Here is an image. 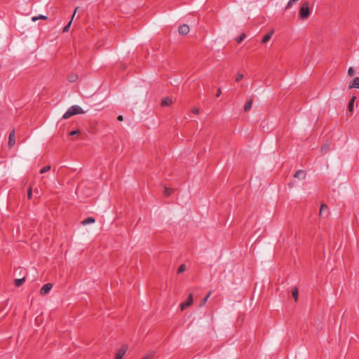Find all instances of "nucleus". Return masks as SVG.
<instances>
[{
	"mask_svg": "<svg viewBox=\"0 0 359 359\" xmlns=\"http://www.w3.org/2000/svg\"><path fill=\"white\" fill-rule=\"evenodd\" d=\"M172 192V190L170 188H168V187H165V189H164V191H163V194L165 196H170L171 195Z\"/></svg>",
	"mask_w": 359,
	"mask_h": 359,
	"instance_id": "aec40b11",
	"label": "nucleus"
},
{
	"mask_svg": "<svg viewBox=\"0 0 359 359\" xmlns=\"http://www.w3.org/2000/svg\"><path fill=\"white\" fill-rule=\"evenodd\" d=\"M292 295L293 298L294 299V301L297 302V299H298V289H297V287H295L292 290Z\"/></svg>",
	"mask_w": 359,
	"mask_h": 359,
	"instance_id": "dca6fc26",
	"label": "nucleus"
},
{
	"mask_svg": "<svg viewBox=\"0 0 359 359\" xmlns=\"http://www.w3.org/2000/svg\"><path fill=\"white\" fill-rule=\"evenodd\" d=\"M95 219L93 217H88L81 222L83 225H87L95 222Z\"/></svg>",
	"mask_w": 359,
	"mask_h": 359,
	"instance_id": "4468645a",
	"label": "nucleus"
},
{
	"mask_svg": "<svg viewBox=\"0 0 359 359\" xmlns=\"http://www.w3.org/2000/svg\"><path fill=\"white\" fill-rule=\"evenodd\" d=\"M48 18L46 15H39V16H34L32 18L33 22H36L38 20H47Z\"/></svg>",
	"mask_w": 359,
	"mask_h": 359,
	"instance_id": "f3484780",
	"label": "nucleus"
},
{
	"mask_svg": "<svg viewBox=\"0 0 359 359\" xmlns=\"http://www.w3.org/2000/svg\"><path fill=\"white\" fill-rule=\"evenodd\" d=\"M349 88H359V77H355L348 85Z\"/></svg>",
	"mask_w": 359,
	"mask_h": 359,
	"instance_id": "1a4fd4ad",
	"label": "nucleus"
},
{
	"mask_svg": "<svg viewBox=\"0 0 359 359\" xmlns=\"http://www.w3.org/2000/svg\"><path fill=\"white\" fill-rule=\"evenodd\" d=\"M178 32L180 34L186 35L189 32V27L186 24L182 25L179 27Z\"/></svg>",
	"mask_w": 359,
	"mask_h": 359,
	"instance_id": "0eeeda50",
	"label": "nucleus"
},
{
	"mask_svg": "<svg viewBox=\"0 0 359 359\" xmlns=\"http://www.w3.org/2000/svg\"><path fill=\"white\" fill-rule=\"evenodd\" d=\"M128 349L126 344H123L116 353L115 359H122Z\"/></svg>",
	"mask_w": 359,
	"mask_h": 359,
	"instance_id": "7ed1b4c3",
	"label": "nucleus"
},
{
	"mask_svg": "<svg viewBox=\"0 0 359 359\" xmlns=\"http://www.w3.org/2000/svg\"><path fill=\"white\" fill-rule=\"evenodd\" d=\"M252 104V100L251 99L245 103V107H244L245 111H249L251 109Z\"/></svg>",
	"mask_w": 359,
	"mask_h": 359,
	"instance_id": "a211bd4d",
	"label": "nucleus"
},
{
	"mask_svg": "<svg viewBox=\"0 0 359 359\" xmlns=\"http://www.w3.org/2000/svg\"><path fill=\"white\" fill-rule=\"evenodd\" d=\"M79 134H80V131L79 130H72L69 133V135L71 136L79 135Z\"/></svg>",
	"mask_w": 359,
	"mask_h": 359,
	"instance_id": "c85d7f7f",
	"label": "nucleus"
},
{
	"mask_svg": "<svg viewBox=\"0 0 359 359\" xmlns=\"http://www.w3.org/2000/svg\"><path fill=\"white\" fill-rule=\"evenodd\" d=\"M297 1L298 0H290L287 4L286 8L287 9V8H290L292 6V4Z\"/></svg>",
	"mask_w": 359,
	"mask_h": 359,
	"instance_id": "bb28decb",
	"label": "nucleus"
},
{
	"mask_svg": "<svg viewBox=\"0 0 359 359\" xmlns=\"http://www.w3.org/2000/svg\"><path fill=\"white\" fill-rule=\"evenodd\" d=\"M77 10H78V8H75V11H74V14H73L72 18H74V15H75V14H76V12L77 11ZM72 19H73V18H72Z\"/></svg>",
	"mask_w": 359,
	"mask_h": 359,
	"instance_id": "c9c22d12",
	"label": "nucleus"
},
{
	"mask_svg": "<svg viewBox=\"0 0 359 359\" xmlns=\"http://www.w3.org/2000/svg\"><path fill=\"white\" fill-rule=\"evenodd\" d=\"M329 150V145L328 144H324L322 148H321V151L323 153H326Z\"/></svg>",
	"mask_w": 359,
	"mask_h": 359,
	"instance_id": "393cba45",
	"label": "nucleus"
},
{
	"mask_svg": "<svg viewBox=\"0 0 359 359\" xmlns=\"http://www.w3.org/2000/svg\"><path fill=\"white\" fill-rule=\"evenodd\" d=\"M310 13L309 3L308 1L303 2L299 10L300 18L302 20H305L309 18Z\"/></svg>",
	"mask_w": 359,
	"mask_h": 359,
	"instance_id": "f03ea898",
	"label": "nucleus"
},
{
	"mask_svg": "<svg viewBox=\"0 0 359 359\" xmlns=\"http://www.w3.org/2000/svg\"><path fill=\"white\" fill-rule=\"evenodd\" d=\"M15 144V130H13L8 136V146L9 148H11Z\"/></svg>",
	"mask_w": 359,
	"mask_h": 359,
	"instance_id": "423d86ee",
	"label": "nucleus"
},
{
	"mask_svg": "<svg viewBox=\"0 0 359 359\" xmlns=\"http://www.w3.org/2000/svg\"><path fill=\"white\" fill-rule=\"evenodd\" d=\"M53 287V284L52 283H46L45 284L40 290V294L41 295H45L46 294H48L50 290L52 289Z\"/></svg>",
	"mask_w": 359,
	"mask_h": 359,
	"instance_id": "39448f33",
	"label": "nucleus"
},
{
	"mask_svg": "<svg viewBox=\"0 0 359 359\" xmlns=\"http://www.w3.org/2000/svg\"><path fill=\"white\" fill-rule=\"evenodd\" d=\"M243 76H243V74L238 73V74H237L236 78V81L237 82L240 81L241 79H243Z\"/></svg>",
	"mask_w": 359,
	"mask_h": 359,
	"instance_id": "7c9ffc66",
	"label": "nucleus"
},
{
	"mask_svg": "<svg viewBox=\"0 0 359 359\" xmlns=\"http://www.w3.org/2000/svg\"><path fill=\"white\" fill-rule=\"evenodd\" d=\"M210 294H211V292H209L206 294V296L204 297V299L201 302L200 306H203L205 304V303L208 301V298L210 297Z\"/></svg>",
	"mask_w": 359,
	"mask_h": 359,
	"instance_id": "6ab92c4d",
	"label": "nucleus"
},
{
	"mask_svg": "<svg viewBox=\"0 0 359 359\" xmlns=\"http://www.w3.org/2000/svg\"><path fill=\"white\" fill-rule=\"evenodd\" d=\"M327 206L325 204H322L320 209V215H322L324 212L327 210Z\"/></svg>",
	"mask_w": 359,
	"mask_h": 359,
	"instance_id": "4be33fe9",
	"label": "nucleus"
},
{
	"mask_svg": "<svg viewBox=\"0 0 359 359\" xmlns=\"http://www.w3.org/2000/svg\"><path fill=\"white\" fill-rule=\"evenodd\" d=\"M356 99V97L355 96H353L351 100L350 101L348 102V109L350 112H352L353 110V104H354V102Z\"/></svg>",
	"mask_w": 359,
	"mask_h": 359,
	"instance_id": "9d476101",
	"label": "nucleus"
},
{
	"mask_svg": "<svg viewBox=\"0 0 359 359\" xmlns=\"http://www.w3.org/2000/svg\"><path fill=\"white\" fill-rule=\"evenodd\" d=\"M32 187H30L29 189H28V191H27V198L29 199H31L32 198Z\"/></svg>",
	"mask_w": 359,
	"mask_h": 359,
	"instance_id": "c756f323",
	"label": "nucleus"
},
{
	"mask_svg": "<svg viewBox=\"0 0 359 359\" xmlns=\"http://www.w3.org/2000/svg\"><path fill=\"white\" fill-rule=\"evenodd\" d=\"M117 119L118 121H122L123 120V117L122 115H119L118 117H117Z\"/></svg>",
	"mask_w": 359,
	"mask_h": 359,
	"instance_id": "f704fd0d",
	"label": "nucleus"
},
{
	"mask_svg": "<svg viewBox=\"0 0 359 359\" xmlns=\"http://www.w3.org/2000/svg\"><path fill=\"white\" fill-rule=\"evenodd\" d=\"M193 304V294H189L187 300L180 304L181 310H184L187 307L190 306Z\"/></svg>",
	"mask_w": 359,
	"mask_h": 359,
	"instance_id": "20e7f679",
	"label": "nucleus"
},
{
	"mask_svg": "<svg viewBox=\"0 0 359 359\" xmlns=\"http://www.w3.org/2000/svg\"><path fill=\"white\" fill-rule=\"evenodd\" d=\"M50 170V165H46V166H45V167H43V168L41 169L40 172L41 173H45V172H48Z\"/></svg>",
	"mask_w": 359,
	"mask_h": 359,
	"instance_id": "b1692460",
	"label": "nucleus"
},
{
	"mask_svg": "<svg viewBox=\"0 0 359 359\" xmlns=\"http://www.w3.org/2000/svg\"><path fill=\"white\" fill-rule=\"evenodd\" d=\"M67 79L69 82L73 83L75 82L78 79V76L75 74H69Z\"/></svg>",
	"mask_w": 359,
	"mask_h": 359,
	"instance_id": "2eb2a0df",
	"label": "nucleus"
},
{
	"mask_svg": "<svg viewBox=\"0 0 359 359\" xmlns=\"http://www.w3.org/2000/svg\"><path fill=\"white\" fill-rule=\"evenodd\" d=\"M25 282V277L14 280V283L16 287H20Z\"/></svg>",
	"mask_w": 359,
	"mask_h": 359,
	"instance_id": "ddd939ff",
	"label": "nucleus"
},
{
	"mask_svg": "<svg viewBox=\"0 0 359 359\" xmlns=\"http://www.w3.org/2000/svg\"><path fill=\"white\" fill-rule=\"evenodd\" d=\"M142 359H153V355H147L144 357Z\"/></svg>",
	"mask_w": 359,
	"mask_h": 359,
	"instance_id": "72a5a7b5",
	"label": "nucleus"
},
{
	"mask_svg": "<svg viewBox=\"0 0 359 359\" xmlns=\"http://www.w3.org/2000/svg\"><path fill=\"white\" fill-rule=\"evenodd\" d=\"M306 175V174L304 170H299L294 173V177L299 180H304V179H305Z\"/></svg>",
	"mask_w": 359,
	"mask_h": 359,
	"instance_id": "6e6552de",
	"label": "nucleus"
},
{
	"mask_svg": "<svg viewBox=\"0 0 359 359\" xmlns=\"http://www.w3.org/2000/svg\"><path fill=\"white\" fill-rule=\"evenodd\" d=\"M172 104V100L170 97H165L163 99L161 102V106L168 107Z\"/></svg>",
	"mask_w": 359,
	"mask_h": 359,
	"instance_id": "9b49d317",
	"label": "nucleus"
},
{
	"mask_svg": "<svg viewBox=\"0 0 359 359\" xmlns=\"http://www.w3.org/2000/svg\"><path fill=\"white\" fill-rule=\"evenodd\" d=\"M186 269H187L186 265L184 264H181L177 269V273H181L184 272Z\"/></svg>",
	"mask_w": 359,
	"mask_h": 359,
	"instance_id": "412c9836",
	"label": "nucleus"
},
{
	"mask_svg": "<svg viewBox=\"0 0 359 359\" xmlns=\"http://www.w3.org/2000/svg\"><path fill=\"white\" fill-rule=\"evenodd\" d=\"M84 114L83 110L78 105H74L69 107L67 111L64 114L62 118L65 119L69 118L73 115Z\"/></svg>",
	"mask_w": 359,
	"mask_h": 359,
	"instance_id": "f257e3e1",
	"label": "nucleus"
},
{
	"mask_svg": "<svg viewBox=\"0 0 359 359\" xmlns=\"http://www.w3.org/2000/svg\"><path fill=\"white\" fill-rule=\"evenodd\" d=\"M71 24H72V20L66 26H65V27L63 28V32H66L69 31V29L70 28V26H71Z\"/></svg>",
	"mask_w": 359,
	"mask_h": 359,
	"instance_id": "cd10ccee",
	"label": "nucleus"
},
{
	"mask_svg": "<svg viewBox=\"0 0 359 359\" xmlns=\"http://www.w3.org/2000/svg\"><path fill=\"white\" fill-rule=\"evenodd\" d=\"M245 38V34L244 33L241 34L237 39L236 41L238 43H241Z\"/></svg>",
	"mask_w": 359,
	"mask_h": 359,
	"instance_id": "5701e85b",
	"label": "nucleus"
},
{
	"mask_svg": "<svg viewBox=\"0 0 359 359\" xmlns=\"http://www.w3.org/2000/svg\"><path fill=\"white\" fill-rule=\"evenodd\" d=\"M191 111L195 114H199L200 109L198 108L195 107L192 109Z\"/></svg>",
	"mask_w": 359,
	"mask_h": 359,
	"instance_id": "2f4dec72",
	"label": "nucleus"
},
{
	"mask_svg": "<svg viewBox=\"0 0 359 359\" xmlns=\"http://www.w3.org/2000/svg\"><path fill=\"white\" fill-rule=\"evenodd\" d=\"M221 94H222V90L220 88H218L217 92L216 93V97H219Z\"/></svg>",
	"mask_w": 359,
	"mask_h": 359,
	"instance_id": "473e14b6",
	"label": "nucleus"
},
{
	"mask_svg": "<svg viewBox=\"0 0 359 359\" xmlns=\"http://www.w3.org/2000/svg\"><path fill=\"white\" fill-rule=\"evenodd\" d=\"M273 33V30H272V31H271V32H269V33H267V34H266L263 37L262 42V43H266V42H268V41L271 39V36H272Z\"/></svg>",
	"mask_w": 359,
	"mask_h": 359,
	"instance_id": "f8f14e48",
	"label": "nucleus"
},
{
	"mask_svg": "<svg viewBox=\"0 0 359 359\" xmlns=\"http://www.w3.org/2000/svg\"><path fill=\"white\" fill-rule=\"evenodd\" d=\"M354 74H355V70L353 69V68L349 67V69H348V75L350 76H352L354 75Z\"/></svg>",
	"mask_w": 359,
	"mask_h": 359,
	"instance_id": "a878e982",
	"label": "nucleus"
}]
</instances>
